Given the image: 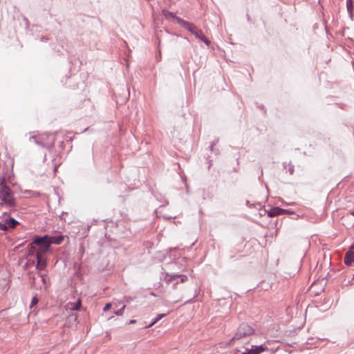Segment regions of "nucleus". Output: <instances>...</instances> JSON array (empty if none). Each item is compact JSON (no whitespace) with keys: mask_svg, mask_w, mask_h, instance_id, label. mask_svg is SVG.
<instances>
[{"mask_svg":"<svg viewBox=\"0 0 354 354\" xmlns=\"http://www.w3.org/2000/svg\"><path fill=\"white\" fill-rule=\"evenodd\" d=\"M0 200L10 207H15L16 206L13 192L10 187L6 185L5 178L3 177H0Z\"/></svg>","mask_w":354,"mask_h":354,"instance_id":"1","label":"nucleus"},{"mask_svg":"<svg viewBox=\"0 0 354 354\" xmlns=\"http://www.w3.org/2000/svg\"><path fill=\"white\" fill-rule=\"evenodd\" d=\"M177 24L192 32L196 38L203 41L207 46L210 44V41L203 35L202 30L194 24L185 21L183 19H177Z\"/></svg>","mask_w":354,"mask_h":354,"instance_id":"2","label":"nucleus"},{"mask_svg":"<svg viewBox=\"0 0 354 354\" xmlns=\"http://www.w3.org/2000/svg\"><path fill=\"white\" fill-rule=\"evenodd\" d=\"M30 141H33L37 145L51 150L55 145V137L53 135L44 133L37 136H32L30 138Z\"/></svg>","mask_w":354,"mask_h":354,"instance_id":"3","label":"nucleus"},{"mask_svg":"<svg viewBox=\"0 0 354 354\" xmlns=\"http://www.w3.org/2000/svg\"><path fill=\"white\" fill-rule=\"evenodd\" d=\"M34 245H36L39 247V252H41L45 253L48 252L50 247L49 242V235L46 234L42 236H35L32 242L29 244V246L31 248L35 249V248Z\"/></svg>","mask_w":354,"mask_h":354,"instance_id":"4","label":"nucleus"},{"mask_svg":"<svg viewBox=\"0 0 354 354\" xmlns=\"http://www.w3.org/2000/svg\"><path fill=\"white\" fill-rule=\"evenodd\" d=\"M254 333V329L249 324L243 323L241 324L233 337L230 339V343L234 340L240 339L241 338L247 337L252 335Z\"/></svg>","mask_w":354,"mask_h":354,"instance_id":"5","label":"nucleus"},{"mask_svg":"<svg viewBox=\"0 0 354 354\" xmlns=\"http://www.w3.org/2000/svg\"><path fill=\"white\" fill-rule=\"evenodd\" d=\"M187 280V276L185 274H169L167 273L165 277V281L167 283H171L173 281H176L174 284V287L179 282L183 283Z\"/></svg>","mask_w":354,"mask_h":354,"instance_id":"6","label":"nucleus"},{"mask_svg":"<svg viewBox=\"0 0 354 354\" xmlns=\"http://www.w3.org/2000/svg\"><path fill=\"white\" fill-rule=\"evenodd\" d=\"M19 223L12 217L5 218L0 221V230L6 231L10 228H15Z\"/></svg>","mask_w":354,"mask_h":354,"instance_id":"7","label":"nucleus"},{"mask_svg":"<svg viewBox=\"0 0 354 354\" xmlns=\"http://www.w3.org/2000/svg\"><path fill=\"white\" fill-rule=\"evenodd\" d=\"M36 259V269L39 271L44 270L47 266L46 259L40 254L39 252H37Z\"/></svg>","mask_w":354,"mask_h":354,"instance_id":"8","label":"nucleus"},{"mask_svg":"<svg viewBox=\"0 0 354 354\" xmlns=\"http://www.w3.org/2000/svg\"><path fill=\"white\" fill-rule=\"evenodd\" d=\"M344 262L347 266L352 265V263L354 262V251L352 250H348L346 252Z\"/></svg>","mask_w":354,"mask_h":354,"instance_id":"9","label":"nucleus"},{"mask_svg":"<svg viewBox=\"0 0 354 354\" xmlns=\"http://www.w3.org/2000/svg\"><path fill=\"white\" fill-rule=\"evenodd\" d=\"M265 351V348L261 346H252L251 349H247L241 354H260L261 352Z\"/></svg>","mask_w":354,"mask_h":354,"instance_id":"10","label":"nucleus"},{"mask_svg":"<svg viewBox=\"0 0 354 354\" xmlns=\"http://www.w3.org/2000/svg\"><path fill=\"white\" fill-rule=\"evenodd\" d=\"M64 236L61 234L58 235H49V242L50 245L52 244L59 245L64 241Z\"/></svg>","mask_w":354,"mask_h":354,"instance_id":"11","label":"nucleus"},{"mask_svg":"<svg viewBox=\"0 0 354 354\" xmlns=\"http://www.w3.org/2000/svg\"><path fill=\"white\" fill-rule=\"evenodd\" d=\"M283 209L274 207L267 212V214L269 217H274L278 215L283 214Z\"/></svg>","mask_w":354,"mask_h":354,"instance_id":"12","label":"nucleus"},{"mask_svg":"<svg viewBox=\"0 0 354 354\" xmlns=\"http://www.w3.org/2000/svg\"><path fill=\"white\" fill-rule=\"evenodd\" d=\"M162 15H164L165 18L169 21H175L177 23V19H180L178 17H176L173 12L163 10H162Z\"/></svg>","mask_w":354,"mask_h":354,"instance_id":"13","label":"nucleus"},{"mask_svg":"<svg viewBox=\"0 0 354 354\" xmlns=\"http://www.w3.org/2000/svg\"><path fill=\"white\" fill-rule=\"evenodd\" d=\"M346 8L349 14L350 18L353 20V0H346Z\"/></svg>","mask_w":354,"mask_h":354,"instance_id":"14","label":"nucleus"},{"mask_svg":"<svg viewBox=\"0 0 354 354\" xmlns=\"http://www.w3.org/2000/svg\"><path fill=\"white\" fill-rule=\"evenodd\" d=\"M166 314L165 313H162V314H159L158 315V316L156 317V318L149 324L147 326V328H149L151 326H152L153 324H155L158 321H159L160 319H161L162 318H163L164 317H165Z\"/></svg>","mask_w":354,"mask_h":354,"instance_id":"15","label":"nucleus"},{"mask_svg":"<svg viewBox=\"0 0 354 354\" xmlns=\"http://www.w3.org/2000/svg\"><path fill=\"white\" fill-rule=\"evenodd\" d=\"M283 166L284 169H286V167H287L286 162H283ZM288 166V171H289L290 174V175L293 174V173H294V167H295L294 165L291 162H289Z\"/></svg>","mask_w":354,"mask_h":354,"instance_id":"16","label":"nucleus"},{"mask_svg":"<svg viewBox=\"0 0 354 354\" xmlns=\"http://www.w3.org/2000/svg\"><path fill=\"white\" fill-rule=\"evenodd\" d=\"M81 306H82L81 301H78L77 302L72 303L71 308L73 310H78L80 309Z\"/></svg>","mask_w":354,"mask_h":354,"instance_id":"17","label":"nucleus"},{"mask_svg":"<svg viewBox=\"0 0 354 354\" xmlns=\"http://www.w3.org/2000/svg\"><path fill=\"white\" fill-rule=\"evenodd\" d=\"M38 303V299L36 296L33 297L31 300V303L30 305V308H33L35 305H37Z\"/></svg>","mask_w":354,"mask_h":354,"instance_id":"18","label":"nucleus"},{"mask_svg":"<svg viewBox=\"0 0 354 354\" xmlns=\"http://www.w3.org/2000/svg\"><path fill=\"white\" fill-rule=\"evenodd\" d=\"M125 307H126V306L124 305L120 309L115 310L114 312V314L118 315V316L122 315L123 314V313H124V310Z\"/></svg>","mask_w":354,"mask_h":354,"instance_id":"19","label":"nucleus"},{"mask_svg":"<svg viewBox=\"0 0 354 354\" xmlns=\"http://www.w3.org/2000/svg\"><path fill=\"white\" fill-rule=\"evenodd\" d=\"M52 6V0H47L46 3L43 5V6H45L46 8H50Z\"/></svg>","mask_w":354,"mask_h":354,"instance_id":"20","label":"nucleus"},{"mask_svg":"<svg viewBox=\"0 0 354 354\" xmlns=\"http://www.w3.org/2000/svg\"><path fill=\"white\" fill-rule=\"evenodd\" d=\"M111 304L108 303V304H106L104 306V308H103V310H104V311H107V310H109L111 308Z\"/></svg>","mask_w":354,"mask_h":354,"instance_id":"21","label":"nucleus"},{"mask_svg":"<svg viewBox=\"0 0 354 354\" xmlns=\"http://www.w3.org/2000/svg\"><path fill=\"white\" fill-rule=\"evenodd\" d=\"M39 276L41 278L42 283L44 284H46V277L43 274H39Z\"/></svg>","mask_w":354,"mask_h":354,"instance_id":"22","label":"nucleus"},{"mask_svg":"<svg viewBox=\"0 0 354 354\" xmlns=\"http://www.w3.org/2000/svg\"><path fill=\"white\" fill-rule=\"evenodd\" d=\"M294 212L290 211V210H288V209H283V214H293Z\"/></svg>","mask_w":354,"mask_h":354,"instance_id":"23","label":"nucleus"},{"mask_svg":"<svg viewBox=\"0 0 354 354\" xmlns=\"http://www.w3.org/2000/svg\"><path fill=\"white\" fill-rule=\"evenodd\" d=\"M48 39L47 37H41L40 38V40H41V41H48Z\"/></svg>","mask_w":354,"mask_h":354,"instance_id":"24","label":"nucleus"},{"mask_svg":"<svg viewBox=\"0 0 354 354\" xmlns=\"http://www.w3.org/2000/svg\"><path fill=\"white\" fill-rule=\"evenodd\" d=\"M215 144H216V143L214 142H212V143L211 144V145L209 146V148H210L211 151H212V150H213V147H214V145H215Z\"/></svg>","mask_w":354,"mask_h":354,"instance_id":"25","label":"nucleus"},{"mask_svg":"<svg viewBox=\"0 0 354 354\" xmlns=\"http://www.w3.org/2000/svg\"><path fill=\"white\" fill-rule=\"evenodd\" d=\"M136 321L135 319H131V320L129 321V324H135V323H136Z\"/></svg>","mask_w":354,"mask_h":354,"instance_id":"26","label":"nucleus"},{"mask_svg":"<svg viewBox=\"0 0 354 354\" xmlns=\"http://www.w3.org/2000/svg\"><path fill=\"white\" fill-rule=\"evenodd\" d=\"M260 170H261V176L259 177V179H260L261 177L263 176V169L261 167H260Z\"/></svg>","mask_w":354,"mask_h":354,"instance_id":"27","label":"nucleus"},{"mask_svg":"<svg viewBox=\"0 0 354 354\" xmlns=\"http://www.w3.org/2000/svg\"><path fill=\"white\" fill-rule=\"evenodd\" d=\"M349 250H352L353 251H354V245H352L350 247Z\"/></svg>","mask_w":354,"mask_h":354,"instance_id":"28","label":"nucleus"},{"mask_svg":"<svg viewBox=\"0 0 354 354\" xmlns=\"http://www.w3.org/2000/svg\"><path fill=\"white\" fill-rule=\"evenodd\" d=\"M63 146H64V142L62 141L60 142L59 147H63Z\"/></svg>","mask_w":354,"mask_h":354,"instance_id":"29","label":"nucleus"},{"mask_svg":"<svg viewBox=\"0 0 354 354\" xmlns=\"http://www.w3.org/2000/svg\"><path fill=\"white\" fill-rule=\"evenodd\" d=\"M181 261H183V262H186V259H185V258H183V259H181Z\"/></svg>","mask_w":354,"mask_h":354,"instance_id":"30","label":"nucleus"},{"mask_svg":"<svg viewBox=\"0 0 354 354\" xmlns=\"http://www.w3.org/2000/svg\"><path fill=\"white\" fill-rule=\"evenodd\" d=\"M351 214L354 216V211L351 212Z\"/></svg>","mask_w":354,"mask_h":354,"instance_id":"31","label":"nucleus"},{"mask_svg":"<svg viewBox=\"0 0 354 354\" xmlns=\"http://www.w3.org/2000/svg\"><path fill=\"white\" fill-rule=\"evenodd\" d=\"M30 263H31V264H35V261H32L30 262Z\"/></svg>","mask_w":354,"mask_h":354,"instance_id":"32","label":"nucleus"},{"mask_svg":"<svg viewBox=\"0 0 354 354\" xmlns=\"http://www.w3.org/2000/svg\"><path fill=\"white\" fill-rule=\"evenodd\" d=\"M353 279H354V274H353Z\"/></svg>","mask_w":354,"mask_h":354,"instance_id":"33","label":"nucleus"}]
</instances>
